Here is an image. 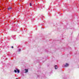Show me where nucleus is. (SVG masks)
<instances>
[{
    "instance_id": "9b49d317",
    "label": "nucleus",
    "mask_w": 79,
    "mask_h": 79,
    "mask_svg": "<svg viewBox=\"0 0 79 79\" xmlns=\"http://www.w3.org/2000/svg\"><path fill=\"white\" fill-rule=\"evenodd\" d=\"M13 46H12L11 47V48H13Z\"/></svg>"
},
{
    "instance_id": "6e6552de",
    "label": "nucleus",
    "mask_w": 79,
    "mask_h": 79,
    "mask_svg": "<svg viewBox=\"0 0 79 79\" xmlns=\"http://www.w3.org/2000/svg\"><path fill=\"white\" fill-rule=\"evenodd\" d=\"M30 6H32V5H31V3H30Z\"/></svg>"
},
{
    "instance_id": "f257e3e1",
    "label": "nucleus",
    "mask_w": 79,
    "mask_h": 79,
    "mask_svg": "<svg viewBox=\"0 0 79 79\" xmlns=\"http://www.w3.org/2000/svg\"><path fill=\"white\" fill-rule=\"evenodd\" d=\"M16 70H14V72H15V73H19L20 71H19V69H18L17 68L16 69Z\"/></svg>"
},
{
    "instance_id": "7ed1b4c3",
    "label": "nucleus",
    "mask_w": 79,
    "mask_h": 79,
    "mask_svg": "<svg viewBox=\"0 0 79 79\" xmlns=\"http://www.w3.org/2000/svg\"><path fill=\"white\" fill-rule=\"evenodd\" d=\"M69 64H68L66 63L65 65H64L65 67H67V66H68Z\"/></svg>"
},
{
    "instance_id": "1a4fd4ad",
    "label": "nucleus",
    "mask_w": 79,
    "mask_h": 79,
    "mask_svg": "<svg viewBox=\"0 0 79 79\" xmlns=\"http://www.w3.org/2000/svg\"><path fill=\"white\" fill-rule=\"evenodd\" d=\"M31 20H32H32H33V21L34 20V19H31Z\"/></svg>"
},
{
    "instance_id": "9d476101",
    "label": "nucleus",
    "mask_w": 79,
    "mask_h": 79,
    "mask_svg": "<svg viewBox=\"0 0 79 79\" xmlns=\"http://www.w3.org/2000/svg\"><path fill=\"white\" fill-rule=\"evenodd\" d=\"M37 77H39V76L37 75Z\"/></svg>"
},
{
    "instance_id": "423d86ee",
    "label": "nucleus",
    "mask_w": 79,
    "mask_h": 79,
    "mask_svg": "<svg viewBox=\"0 0 79 79\" xmlns=\"http://www.w3.org/2000/svg\"><path fill=\"white\" fill-rule=\"evenodd\" d=\"M11 9H12V7H10L8 8L7 10H11Z\"/></svg>"
},
{
    "instance_id": "39448f33",
    "label": "nucleus",
    "mask_w": 79,
    "mask_h": 79,
    "mask_svg": "<svg viewBox=\"0 0 79 79\" xmlns=\"http://www.w3.org/2000/svg\"><path fill=\"white\" fill-rule=\"evenodd\" d=\"M55 69H57V68H58V66L56 65L55 66Z\"/></svg>"
},
{
    "instance_id": "0eeeda50",
    "label": "nucleus",
    "mask_w": 79,
    "mask_h": 79,
    "mask_svg": "<svg viewBox=\"0 0 79 79\" xmlns=\"http://www.w3.org/2000/svg\"><path fill=\"white\" fill-rule=\"evenodd\" d=\"M18 51L19 52H21V49H18Z\"/></svg>"
},
{
    "instance_id": "20e7f679",
    "label": "nucleus",
    "mask_w": 79,
    "mask_h": 79,
    "mask_svg": "<svg viewBox=\"0 0 79 79\" xmlns=\"http://www.w3.org/2000/svg\"><path fill=\"white\" fill-rule=\"evenodd\" d=\"M25 73H27L28 72V70L27 69H25Z\"/></svg>"
},
{
    "instance_id": "f8f14e48",
    "label": "nucleus",
    "mask_w": 79,
    "mask_h": 79,
    "mask_svg": "<svg viewBox=\"0 0 79 79\" xmlns=\"http://www.w3.org/2000/svg\"><path fill=\"white\" fill-rule=\"evenodd\" d=\"M32 22H34V21H32Z\"/></svg>"
},
{
    "instance_id": "4468645a",
    "label": "nucleus",
    "mask_w": 79,
    "mask_h": 79,
    "mask_svg": "<svg viewBox=\"0 0 79 79\" xmlns=\"http://www.w3.org/2000/svg\"><path fill=\"white\" fill-rule=\"evenodd\" d=\"M16 79H18V78H16Z\"/></svg>"
},
{
    "instance_id": "f03ea898",
    "label": "nucleus",
    "mask_w": 79,
    "mask_h": 79,
    "mask_svg": "<svg viewBox=\"0 0 79 79\" xmlns=\"http://www.w3.org/2000/svg\"><path fill=\"white\" fill-rule=\"evenodd\" d=\"M11 37H12V38L14 39V40H15V39H16V37H15V35H12Z\"/></svg>"
},
{
    "instance_id": "ddd939ff",
    "label": "nucleus",
    "mask_w": 79,
    "mask_h": 79,
    "mask_svg": "<svg viewBox=\"0 0 79 79\" xmlns=\"http://www.w3.org/2000/svg\"><path fill=\"white\" fill-rule=\"evenodd\" d=\"M79 37V36H78V37Z\"/></svg>"
}]
</instances>
